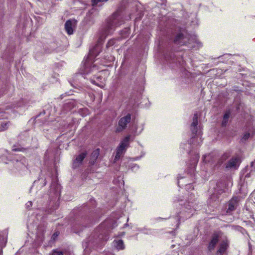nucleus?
Listing matches in <instances>:
<instances>
[{
	"label": "nucleus",
	"mask_w": 255,
	"mask_h": 255,
	"mask_svg": "<svg viewBox=\"0 0 255 255\" xmlns=\"http://www.w3.org/2000/svg\"><path fill=\"white\" fill-rule=\"evenodd\" d=\"M130 137V135H128L121 142L117 149L115 159L117 160L119 159L121 155L126 151L127 148L128 147L129 145Z\"/></svg>",
	"instance_id": "nucleus-1"
},
{
	"label": "nucleus",
	"mask_w": 255,
	"mask_h": 255,
	"mask_svg": "<svg viewBox=\"0 0 255 255\" xmlns=\"http://www.w3.org/2000/svg\"><path fill=\"white\" fill-rule=\"evenodd\" d=\"M193 38L188 34L184 35L183 33H179L174 39V42L180 45H187L191 43Z\"/></svg>",
	"instance_id": "nucleus-2"
},
{
	"label": "nucleus",
	"mask_w": 255,
	"mask_h": 255,
	"mask_svg": "<svg viewBox=\"0 0 255 255\" xmlns=\"http://www.w3.org/2000/svg\"><path fill=\"white\" fill-rule=\"evenodd\" d=\"M131 121V116L128 114L127 116L121 118L119 121L118 127L116 129L117 132L122 131L127 128L128 124Z\"/></svg>",
	"instance_id": "nucleus-3"
},
{
	"label": "nucleus",
	"mask_w": 255,
	"mask_h": 255,
	"mask_svg": "<svg viewBox=\"0 0 255 255\" xmlns=\"http://www.w3.org/2000/svg\"><path fill=\"white\" fill-rule=\"evenodd\" d=\"M240 163L241 160L239 157H233L226 164L225 167L228 170H236L238 168Z\"/></svg>",
	"instance_id": "nucleus-4"
},
{
	"label": "nucleus",
	"mask_w": 255,
	"mask_h": 255,
	"mask_svg": "<svg viewBox=\"0 0 255 255\" xmlns=\"http://www.w3.org/2000/svg\"><path fill=\"white\" fill-rule=\"evenodd\" d=\"M219 238L220 235L218 233H215L212 236L211 241L208 246V250L209 251L212 252L214 250L219 242Z\"/></svg>",
	"instance_id": "nucleus-5"
},
{
	"label": "nucleus",
	"mask_w": 255,
	"mask_h": 255,
	"mask_svg": "<svg viewBox=\"0 0 255 255\" xmlns=\"http://www.w3.org/2000/svg\"><path fill=\"white\" fill-rule=\"evenodd\" d=\"M238 198L233 197L228 202V208H227V213L231 214L235 211L238 205Z\"/></svg>",
	"instance_id": "nucleus-6"
},
{
	"label": "nucleus",
	"mask_w": 255,
	"mask_h": 255,
	"mask_svg": "<svg viewBox=\"0 0 255 255\" xmlns=\"http://www.w3.org/2000/svg\"><path fill=\"white\" fill-rule=\"evenodd\" d=\"M229 247V242L227 240L222 242L216 252L217 255H223Z\"/></svg>",
	"instance_id": "nucleus-7"
},
{
	"label": "nucleus",
	"mask_w": 255,
	"mask_h": 255,
	"mask_svg": "<svg viewBox=\"0 0 255 255\" xmlns=\"http://www.w3.org/2000/svg\"><path fill=\"white\" fill-rule=\"evenodd\" d=\"M87 153L86 152H82L78 155L73 162V168H76L78 167L82 163L84 159L86 157Z\"/></svg>",
	"instance_id": "nucleus-8"
},
{
	"label": "nucleus",
	"mask_w": 255,
	"mask_h": 255,
	"mask_svg": "<svg viewBox=\"0 0 255 255\" xmlns=\"http://www.w3.org/2000/svg\"><path fill=\"white\" fill-rule=\"evenodd\" d=\"M198 115L197 114H195L194 115L193 118V122L191 125V129L192 130V132L193 134H194L196 136L197 138L199 137L200 139H201V137L199 136V135H198L197 132V125H198Z\"/></svg>",
	"instance_id": "nucleus-9"
},
{
	"label": "nucleus",
	"mask_w": 255,
	"mask_h": 255,
	"mask_svg": "<svg viewBox=\"0 0 255 255\" xmlns=\"http://www.w3.org/2000/svg\"><path fill=\"white\" fill-rule=\"evenodd\" d=\"M118 19L116 17V14H115L109 20L107 24V29L108 32L110 33L111 30H113L114 27L118 26L119 24L117 23Z\"/></svg>",
	"instance_id": "nucleus-10"
},
{
	"label": "nucleus",
	"mask_w": 255,
	"mask_h": 255,
	"mask_svg": "<svg viewBox=\"0 0 255 255\" xmlns=\"http://www.w3.org/2000/svg\"><path fill=\"white\" fill-rule=\"evenodd\" d=\"M75 21L73 20L72 21V20H69L67 21L65 24V29L67 32V33L69 35H71L73 34V27L75 26Z\"/></svg>",
	"instance_id": "nucleus-11"
},
{
	"label": "nucleus",
	"mask_w": 255,
	"mask_h": 255,
	"mask_svg": "<svg viewBox=\"0 0 255 255\" xmlns=\"http://www.w3.org/2000/svg\"><path fill=\"white\" fill-rule=\"evenodd\" d=\"M101 49V47L100 44H96L93 48L91 49L89 51V54L92 57H96L100 53Z\"/></svg>",
	"instance_id": "nucleus-12"
},
{
	"label": "nucleus",
	"mask_w": 255,
	"mask_h": 255,
	"mask_svg": "<svg viewBox=\"0 0 255 255\" xmlns=\"http://www.w3.org/2000/svg\"><path fill=\"white\" fill-rule=\"evenodd\" d=\"M100 154V149H97L93 151L91 155L90 162L91 164L94 165L96 159Z\"/></svg>",
	"instance_id": "nucleus-13"
},
{
	"label": "nucleus",
	"mask_w": 255,
	"mask_h": 255,
	"mask_svg": "<svg viewBox=\"0 0 255 255\" xmlns=\"http://www.w3.org/2000/svg\"><path fill=\"white\" fill-rule=\"evenodd\" d=\"M113 245L118 250L125 249V245L122 240H115L113 242Z\"/></svg>",
	"instance_id": "nucleus-14"
},
{
	"label": "nucleus",
	"mask_w": 255,
	"mask_h": 255,
	"mask_svg": "<svg viewBox=\"0 0 255 255\" xmlns=\"http://www.w3.org/2000/svg\"><path fill=\"white\" fill-rule=\"evenodd\" d=\"M231 156V154L230 152H225L224 153L219 159L218 163L219 166L221 165L224 161L229 159V158Z\"/></svg>",
	"instance_id": "nucleus-15"
},
{
	"label": "nucleus",
	"mask_w": 255,
	"mask_h": 255,
	"mask_svg": "<svg viewBox=\"0 0 255 255\" xmlns=\"http://www.w3.org/2000/svg\"><path fill=\"white\" fill-rule=\"evenodd\" d=\"M10 124L9 122L0 121V131L6 130L8 128Z\"/></svg>",
	"instance_id": "nucleus-16"
},
{
	"label": "nucleus",
	"mask_w": 255,
	"mask_h": 255,
	"mask_svg": "<svg viewBox=\"0 0 255 255\" xmlns=\"http://www.w3.org/2000/svg\"><path fill=\"white\" fill-rule=\"evenodd\" d=\"M230 112L229 111L227 112L225 114L224 117H223V121H222V126L225 127L226 126V125L228 122L229 119L230 118Z\"/></svg>",
	"instance_id": "nucleus-17"
},
{
	"label": "nucleus",
	"mask_w": 255,
	"mask_h": 255,
	"mask_svg": "<svg viewBox=\"0 0 255 255\" xmlns=\"http://www.w3.org/2000/svg\"><path fill=\"white\" fill-rule=\"evenodd\" d=\"M73 107V103L72 102H68L65 104L63 106V110L64 112H66L71 110Z\"/></svg>",
	"instance_id": "nucleus-18"
},
{
	"label": "nucleus",
	"mask_w": 255,
	"mask_h": 255,
	"mask_svg": "<svg viewBox=\"0 0 255 255\" xmlns=\"http://www.w3.org/2000/svg\"><path fill=\"white\" fill-rule=\"evenodd\" d=\"M6 243V240L4 237H0V255L2 253V248L5 246Z\"/></svg>",
	"instance_id": "nucleus-19"
},
{
	"label": "nucleus",
	"mask_w": 255,
	"mask_h": 255,
	"mask_svg": "<svg viewBox=\"0 0 255 255\" xmlns=\"http://www.w3.org/2000/svg\"><path fill=\"white\" fill-rule=\"evenodd\" d=\"M214 201L215 202H216V204H218L219 203V201H217V197H216V195L215 194H213L212 195V196H211L210 198V202H211V201Z\"/></svg>",
	"instance_id": "nucleus-20"
},
{
	"label": "nucleus",
	"mask_w": 255,
	"mask_h": 255,
	"mask_svg": "<svg viewBox=\"0 0 255 255\" xmlns=\"http://www.w3.org/2000/svg\"><path fill=\"white\" fill-rule=\"evenodd\" d=\"M115 40L114 39H111L108 42V43L106 45V46L107 48L110 47L114 45L115 44Z\"/></svg>",
	"instance_id": "nucleus-21"
},
{
	"label": "nucleus",
	"mask_w": 255,
	"mask_h": 255,
	"mask_svg": "<svg viewBox=\"0 0 255 255\" xmlns=\"http://www.w3.org/2000/svg\"><path fill=\"white\" fill-rule=\"evenodd\" d=\"M108 0H92V5L93 6L96 5L99 2L107 1Z\"/></svg>",
	"instance_id": "nucleus-22"
},
{
	"label": "nucleus",
	"mask_w": 255,
	"mask_h": 255,
	"mask_svg": "<svg viewBox=\"0 0 255 255\" xmlns=\"http://www.w3.org/2000/svg\"><path fill=\"white\" fill-rule=\"evenodd\" d=\"M52 255H63V253L60 251H54Z\"/></svg>",
	"instance_id": "nucleus-23"
},
{
	"label": "nucleus",
	"mask_w": 255,
	"mask_h": 255,
	"mask_svg": "<svg viewBox=\"0 0 255 255\" xmlns=\"http://www.w3.org/2000/svg\"><path fill=\"white\" fill-rule=\"evenodd\" d=\"M251 166L253 168V169L251 170L255 171V159L254 160V161H253L251 162Z\"/></svg>",
	"instance_id": "nucleus-24"
},
{
	"label": "nucleus",
	"mask_w": 255,
	"mask_h": 255,
	"mask_svg": "<svg viewBox=\"0 0 255 255\" xmlns=\"http://www.w3.org/2000/svg\"><path fill=\"white\" fill-rule=\"evenodd\" d=\"M26 205V208L28 209V208H29L30 207H31V206H32V202H31V201H29V202H28L26 204V205Z\"/></svg>",
	"instance_id": "nucleus-25"
},
{
	"label": "nucleus",
	"mask_w": 255,
	"mask_h": 255,
	"mask_svg": "<svg viewBox=\"0 0 255 255\" xmlns=\"http://www.w3.org/2000/svg\"><path fill=\"white\" fill-rule=\"evenodd\" d=\"M250 136V133H246L245 134L244 136H243V139H244L245 140H246Z\"/></svg>",
	"instance_id": "nucleus-26"
},
{
	"label": "nucleus",
	"mask_w": 255,
	"mask_h": 255,
	"mask_svg": "<svg viewBox=\"0 0 255 255\" xmlns=\"http://www.w3.org/2000/svg\"><path fill=\"white\" fill-rule=\"evenodd\" d=\"M58 235V234H57V233H54L53 236H52V238H53V239H55V238H56Z\"/></svg>",
	"instance_id": "nucleus-27"
},
{
	"label": "nucleus",
	"mask_w": 255,
	"mask_h": 255,
	"mask_svg": "<svg viewBox=\"0 0 255 255\" xmlns=\"http://www.w3.org/2000/svg\"><path fill=\"white\" fill-rule=\"evenodd\" d=\"M92 82L93 83H94V84H96V85H99V84H98L94 79L92 80Z\"/></svg>",
	"instance_id": "nucleus-28"
},
{
	"label": "nucleus",
	"mask_w": 255,
	"mask_h": 255,
	"mask_svg": "<svg viewBox=\"0 0 255 255\" xmlns=\"http://www.w3.org/2000/svg\"><path fill=\"white\" fill-rule=\"evenodd\" d=\"M96 78L97 79H102V76L101 75L97 76H96Z\"/></svg>",
	"instance_id": "nucleus-29"
},
{
	"label": "nucleus",
	"mask_w": 255,
	"mask_h": 255,
	"mask_svg": "<svg viewBox=\"0 0 255 255\" xmlns=\"http://www.w3.org/2000/svg\"><path fill=\"white\" fill-rule=\"evenodd\" d=\"M13 151H20V149L19 148H13L12 149Z\"/></svg>",
	"instance_id": "nucleus-30"
},
{
	"label": "nucleus",
	"mask_w": 255,
	"mask_h": 255,
	"mask_svg": "<svg viewBox=\"0 0 255 255\" xmlns=\"http://www.w3.org/2000/svg\"><path fill=\"white\" fill-rule=\"evenodd\" d=\"M251 218H252V219H253L254 222V223L255 224V217L254 216V215H253V216H252V217H251Z\"/></svg>",
	"instance_id": "nucleus-31"
},
{
	"label": "nucleus",
	"mask_w": 255,
	"mask_h": 255,
	"mask_svg": "<svg viewBox=\"0 0 255 255\" xmlns=\"http://www.w3.org/2000/svg\"><path fill=\"white\" fill-rule=\"evenodd\" d=\"M194 138H195V136H193V137H192V139H193Z\"/></svg>",
	"instance_id": "nucleus-32"
},
{
	"label": "nucleus",
	"mask_w": 255,
	"mask_h": 255,
	"mask_svg": "<svg viewBox=\"0 0 255 255\" xmlns=\"http://www.w3.org/2000/svg\"><path fill=\"white\" fill-rule=\"evenodd\" d=\"M186 208H188V209H191V208H189H189L188 207H186Z\"/></svg>",
	"instance_id": "nucleus-33"
},
{
	"label": "nucleus",
	"mask_w": 255,
	"mask_h": 255,
	"mask_svg": "<svg viewBox=\"0 0 255 255\" xmlns=\"http://www.w3.org/2000/svg\"><path fill=\"white\" fill-rule=\"evenodd\" d=\"M190 143H193V141H190Z\"/></svg>",
	"instance_id": "nucleus-34"
},
{
	"label": "nucleus",
	"mask_w": 255,
	"mask_h": 255,
	"mask_svg": "<svg viewBox=\"0 0 255 255\" xmlns=\"http://www.w3.org/2000/svg\"><path fill=\"white\" fill-rule=\"evenodd\" d=\"M0 114H1V113H0ZM2 115H1V116H0V117H2Z\"/></svg>",
	"instance_id": "nucleus-35"
}]
</instances>
